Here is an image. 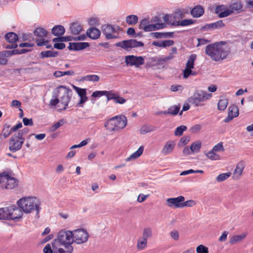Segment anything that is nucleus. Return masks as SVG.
<instances>
[{
  "label": "nucleus",
  "instance_id": "obj_6",
  "mask_svg": "<svg viewBox=\"0 0 253 253\" xmlns=\"http://www.w3.org/2000/svg\"><path fill=\"white\" fill-rule=\"evenodd\" d=\"M18 180L11 177L6 171L0 173V186L2 188L12 189L18 185Z\"/></svg>",
  "mask_w": 253,
  "mask_h": 253
},
{
  "label": "nucleus",
  "instance_id": "obj_24",
  "mask_svg": "<svg viewBox=\"0 0 253 253\" xmlns=\"http://www.w3.org/2000/svg\"><path fill=\"white\" fill-rule=\"evenodd\" d=\"M9 206L0 208V219L10 220Z\"/></svg>",
  "mask_w": 253,
  "mask_h": 253
},
{
  "label": "nucleus",
  "instance_id": "obj_52",
  "mask_svg": "<svg viewBox=\"0 0 253 253\" xmlns=\"http://www.w3.org/2000/svg\"><path fill=\"white\" fill-rule=\"evenodd\" d=\"M180 106L179 105H175V106H171L169 108V114L172 115H177L180 110Z\"/></svg>",
  "mask_w": 253,
  "mask_h": 253
},
{
  "label": "nucleus",
  "instance_id": "obj_63",
  "mask_svg": "<svg viewBox=\"0 0 253 253\" xmlns=\"http://www.w3.org/2000/svg\"><path fill=\"white\" fill-rule=\"evenodd\" d=\"M54 250L51 248V246L50 244H47L43 249V253H54Z\"/></svg>",
  "mask_w": 253,
  "mask_h": 253
},
{
  "label": "nucleus",
  "instance_id": "obj_49",
  "mask_svg": "<svg viewBox=\"0 0 253 253\" xmlns=\"http://www.w3.org/2000/svg\"><path fill=\"white\" fill-rule=\"evenodd\" d=\"M207 156L211 160H217L220 159L219 155L215 153V151H213L212 149L207 154Z\"/></svg>",
  "mask_w": 253,
  "mask_h": 253
},
{
  "label": "nucleus",
  "instance_id": "obj_33",
  "mask_svg": "<svg viewBox=\"0 0 253 253\" xmlns=\"http://www.w3.org/2000/svg\"><path fill=\"white\" fill-rule=\"evenodd\" d=\"M196 59V55L192 54L189 56L186 64V69H193L194 68V62Z\"/></svg>",
  "mask_w": 253,
  "mask_h": 253
},
{
  "label": "nucleus",
  "instance_id": "obj_15",
  "mask_svg": "<svg viewBox=\"0 0 253 253\" xmlns=\"http://www.w3.org/2000/svg\"><path fill=\"white\" fill-rule=\"evenodd\" d=\"M10 220H17L21 218L23 215L22 210L15 205L9 206Z\"/></svg>",
  "mask_w": 253,
  "mask_h": 253
},
{
  "label": "nucleus",
  "instance_id": "obj_44",
  "mask_svg": "<svg viewBox=\"0 0 253 253\" xmlns=\"http://www.w3.org/2000/svg\"><path fill=\"white\" fill-rule=\"evenodd\" d=\"M228 114L231 115L234 117H236L239 115V109L235 105H232L228 108Z\"/></svg>",
  "mask_w": 253,
  "mask_h": 253
},
{
  "label": "nucleus",
  "instance_id": "obj_2",
  "mask_svg": "<svg viewBox=\"0 0 253 253\" xmlns=\"http://www.w3.org/2000/svg\"><path fill=\"white\" fill-rule=\"evenodd\" d=\"M18 206L26 213L36 211V214L39 212V204L38 199L35 197H24L17 202Z\"/></svg>",
  "mask_w": 253,
  "mask_h": 253
},
{
  "label": "nucleus",
  "instance_id": "obj_20",
  "mask_svg": "<svg viewBox=\"0 0 253 253\" xmlns=\"http://www.w3.org/2000/svg\"><path fill=\"white\" fill-rule=\"evenodd\" d=\"M245 167V164L243 161H240L236 167V168L234 171V178L238 179L242 174L243 169Z\"/></svg>",
  "mask_w": 253,
  "mask_h": 253
},
{
  "label": "nucleus",
  "instance_id": "obj_51",
  "mask_svg": "<svg viewBox=\"0 0 253 253\" xmlns=\"http://www.w3.org/2000/svg\"><path fill=\"white\" fill-rule=\"evenodd\" d=\"M110 91H96L92 93L91 96L93 97H99L102 95H106L107 97Z\"/></svg>",
  "mask_w": 253,
  "mask_h": 253
},
{
  "label": "nucleus",
  "instance_id": "obj_31",
  "mask_svg": "<svg viewBox=\"0 0 253 253\" xmlns=\"http://www.w3.org/2000/svg\"><path fill=\"white\" fill-rule=\"evenodd\" d=\"M12 133L10 130V126L7 124L4 125L2 132L0 134L1 138L5 139Z\"/></svg>",
  "mask_w": 253,
  "mask_h": 253
},
{
  "label": "nucleus",
  "instance_id": "obj_35",
  "mask_svg": "<svg viewBox=\"0 0 253 253\" xmlns=\"http://www.w3.org/2000/svg\"><path fill=\"white\" fill-rule=\"evenodd\" d=\"M58 54V52L56 51H42L40 53V56L42 58H45V57H56Z\"/></svg>",
  "mask_w": 253,
  "mask_h": 253
},
{
  "label": "nucleus",
  "instance_id": "obj_27",
  "mask_svg": "<svg viewBox=\"0 0 253 253\" xmlns=\"http://www.w3.org/2000/svg\"><path fill=\"white\" fill-rule=\"evenodd\" d=\"M173 32H154L151 33L152 36L155 37L157 39L173 37Z\"/></svg>",
  "mask_w": 253,
  "mask_h": 253
},
{
  "label": "nucleus",
  "instance_id": "obj_18",
  "mask_svg": "<svg viewBox=\"0 0 253 253\" xmlns=\"http://www.w3.org/2000/svg\"><path fill=\"white\" fill-rule=\"evenodd\" d=\"M89 46L88 42H70L68 49L70 50L78 51L86 48Z\"/></svg>",
  "mask_w": 253,
  "mask_h": 253
},
{
  "label": "nucleus",
  "instance_id": "obj_55",
  "mask_svg": "<svg viewBox=\"0 0 253 253\" xmlns=\"http://www.w3.org/2000/svg\"><path fill=\"white\" fill-rule=\"evenodd\" d=\"M152 235V230L150 228H146L144 229L142 235L143 238L147 240V239L151 237Z\"/></svg>",
  "mask_w": 253,
  "mask_h": 253
},
{
  "label": "nucleus",
  "instance_id": "obj_41",
  "mask_svg": "<svg viewBox=\"0 0 253 253\" xmlns=\"http://www.w3.org/2000/svg\"><path fill=\"white\" fill-rule=\"evenodd\" d=\"M53 98L50 100L49 105L51 106H56L59 102H60L58 93L56 90L54 91V94L52 96Z\"/></svg>",
  "mask_w": 253,
  "mask_h": 253
},
{
  "label": "nucleus",
  "instance_id": "obj_39",
  "mask_svg": "<svg viewBox=\"0 0 253 253\" xmlns=\"http://www.w3.org/2000/svg\"><path fill=\"white\" fill-rule=\"evenodd\" d=\"M147 244V240L146 239H144L142 238L141 239H139L137 241V248L138 250L141 251L144 250Z\"/></svg>",
  "mask_w": 253,
  "mask_h": 253
},
{
  "label": "nucleus",
  "instance_id": "obj_61",
  "mask_svg": "<svg viewBox=\"0 0 253 253\" xmlns=\"http://www.w3.org/2000/svg\"><path fill=\"white\" fill-rule=\"evenodd\" d=\"M212 150L215 152L223 151L224 148L223 146V143L220 142L213 147Z\"/></svg>",
  "mask_w": 253,
  "mask_h": 253
},
{
  "label": "nucleus",
  "instance_id": "obj_56",
  "mask_svg": "<svg viewBox=\"0 0 253 253\" xmlns=\"http://www.w3.org/2000/svg\"><path fill=\"white\" fill-rule=\"evenodd\" d=\"M64 124V121L63 119L59 120L57 123H55L50 128V131H54L60 126L63 125Z\"/></svg>",
  "mask_w": 253,
  "mask_h": 253
},
{
  "label": "nucleus",
  "instance_id": "obj_37",
  "mask_svg": "<svg viewBox=\"0 0 253 253\" xmlns=\"http://www.w3.org/2000/svg\"><path fill=\"white\" fill-rule=\"evenodd\" d=\"M138 17L135 15H129L126 17V21L129 25H133L137 23Z\"/></svg>",
  "mask_w": 253,
  "mask_h": 253
},
{
  "label": "nucleus",
  "instance_id": "obj_46",
  "mask_svg": "<svg viewBox=\"0 0 253 253\" xmlns=\"http://www.w3.org/2000/svg\"><path fill=\"white\" fill-rule=\"evenodd\" d=\"M201 147V143L199 141L193 142L190 146L192 153L199 152Z\"/></svg>",
  "mask_w": 253,
  "mask_h": 253
},
{
  "label": "nucleus",
  "instance_id": "obj_32",
  "mask_svg": "<svg viewBox=\"0 0 253 253\" xmlns=\"http://www.w3.org/2000/svg\"><path fill=\"white\" fill-rule=\"evenodd\" d=\"M195 21L192 19H185L181 21L180 20H176L174 23L172 22V26H186L194 23Z\"/></svg>",
  "mask_w": 253,
  "mask_h": 253
},
{
  "label": "nucleus",
  "instance_id": "obj_14",
  "mask_svg": "<svg viewBox=\"0 0 253 253\" xmlns=\"http://www.w3.org/2000/svg\"><path fill=\"white\" fill-rule=\"evenodd\" d=\"M185 200V198L180 196L176 198H170L167 199V205L172 208H182V202Z\"/></svg>",
  "mask_w": 253,
  "mask_h": 253
},
{
  "label": "nucleus",
  "instance_id": "obj_62",
  "mask_svg": "<svg viewBox=\"0 0 253 253\" xmlns=\"http://www.w3.org/2000/svg\"><path fill=\"white\" fill-rule=\"evenodd\" d=\"M29 129L27 127H25L21 130H19L15 133L19 137H24L23 136L27 134L29 132Z\"/></svg>",
  "mask_w": 253,
  "mask_h": 253
},
{
  "label": "nucleus",
  "instance_id": "obj_45",
  "mask_svg": "<svg viewBox=\"0 0 253 253\" xmlns=\"http://www.w3.org/2000/svg\"><path fill=\"white\" fill-rule=\"evenodd\" d=\"M154 130V127L151 126L144 125L141 127L140 131L141 134H144L148 132L153 131Z\"/></svg>",
  "mask_w": 253,
  "mask_h": 253
},
{
  "label": "nucleus",
  "instance_id": "obj_8",
  "mask_svg": "<svg viewBox=\"0 0 253 253\" xmlns=\"http://www.w3.org/2000/svg\"><path fill=\"white\" fill-rule=\"evenodd\" d=\"M73 243L81 244L85 243L88 240L89 234L84 229L80 228L72 231Z\"/></svg>",
  "mask_w": 253,
  "mask_h": 253
},
{
  "label": "nucleus",
  "instance_id": "obj_7",
  "mask_svg": "<svg viewBox=\"0 0 253 253\" xmlns=\"http://www.w3.org/2000/svg\"><path fill=\"white\" fill-rule=\"evenodd\" d=\"M64 246H72L73 238L72 231L65 230H60L57 235V238L53 242Z\"/></svg>",
  "mask_w": 253,
  "mask_h": 253
},
{
  "label": "nucleus",
  "instance_id": "obj_34",
  "mask_svg": "<svg viewBox=\"0 0 253 253\" xmlns=\"http://www.w3.org/2000/svg\"><path fill=\"white\" fill-rule=\"evenodd\" d=\"M243 8V4L241 2H236L230 4L229 8L232 10V13L236 12L239 13Z\"/></svg>",
  "mask_w": 253,
  "mask_h": 253
},
{
  "label": "nucleus",
  "instance_id": "obj_54",
  "mask_svg": "<svg viewBox=\"0 0 253 253\" xmlns=\"http://www.w3.org/2000/svg\"><path fill=\"white\" fill-rule=\"evenodd\" d=\"M164 21L167 23L169 24H170L172 25V22H174L176 21V20H173V18L172 17V15H170L169 14H166L163 17Z\"/></svg>",
  "mask_w": 253,
  "mask_h": 253
},
{
  "label": "nucleus",
  "instance_id": "obj_50",
  "mask_svg": "<svg viewBox=\"0 0 253 253\" xmlns=\"http://www.w3.org/2000/svg\"><path fill=\"white\" fill-rule=\"evenodd\" d=\"M36 42L37 45L41 46L42 45H46L47 48H52L51 45H47V44L49 42L48 40H45L44 39H36Z\"/></svg>",
  "mask_w": 253,
  "mask_h": 253
},
{
  "label": "nucleus",
  "instance_id": "obj_1",
  "mask_svg": "<svg viewBox=\"0 0 253 253\" xmlns=\"http://www.w3.org/2000/svg\"><path fill=\"white\" fill-rule=\"evenodd\" d=\"M205 52L214 61H220L225 59L229 54V51L224 42L210 44L206 46Z\"/></svg>",
  "mask_w": 253,
  "mask_h": 253
},
{
  "label": "nucleus",
  "instance_id": "obj_57",
  "mask_svg": "<svg viewBox=\"0 0 253 253\" xmlns=\"http://www.w3.org/2000/svg\"><path fill=\"white\" fill-rule=\"evenodd\" d=\"M196 252L197 253H209L208 247L203 245H200L197 247Z\"/></svg>",
  "mask_w": 253,
  "mask_h": 253
},
{
  "label": "nucleus",
  "instance_id": "obj_17",
  "mask_svg": "<svg viewBox=\"0 0 253 253\" xmlns=\"http://www.w3.org/2000/svg\"><path fill=\"white\" fill-rule=\"evenodd\" d=\"M52 247L54 250V253H72L73 247L72 246H64L65 250L62 248H59L61 245L57 244L55 242H52Z\"/></svg>",
  "mask_w": 253,
  "mask_h": 253
},
{
  "label": "nucleus",
  "instance_id": "obj_19",
  "mask_svg": "<svg viewBox=\"0 0 253 253\" xmlns=\"http://www.w3.org/2000/svg\"><path fill=\"white\" fill-rule=\"evenodd\" d=\"M113 100L115 103L123 104L126 102V99L119 96L118 93L113 92L110 91L109 95L107 96V100Z\"/></svg>",
  "mask_w": 253,
  "mask_h": 253
},
{
  "label": "nucleus",
  "instance_id": "obj_22",
  "mask_svg": "<svg viewBox=\"0 0 253 253\" xmlns=\"http://www.w3.org/2000/svg\"><path fill=\"white\" fill-rule=\"evenodd\" d=\"M100 34V30L94 27L89 28L86 31L87 36L93 40H96L99 38Z\"/></svg>",
  "mask_w": 253,
  "mask_h": 253
},
{
  "label": "nucleus",
  "instance_id": "obj_53",
  "mask_svg": "<svg viewBox=\"0 0 253 253\" xmlns=\"http://www.w3.org/2000/svg\"><path fill=\"white\" fill-rule=\"evenodd\" d=\"M211 29L220 28L224 26V24L222 20H218L214 23H211Z\"/></svg>",
  "mask_w": 253,
  "mask_h": 253
},
{
  "label": "nucleus",
  "instance_id": "obj_4",
  "mask_svg": "<svg viewBox=\"0 0 253 253\" xmlns=\"http://www.w3.org/2000/svg\"><path fill=\"white\" fill-rule=\"evenodd\" d=\"M56 92L58 93L60 102L64 105L61 110H65L71 100L72 91L63 85H59L56 88Z\"/></svg>",
  "mask_w": 253,
  "mask_h": 253
},
{
  "label": "nucleus",
  "instance_id": "obj_58",
  "mask_svg": "<svg viewBox=\"0 0 253 253\" xmlns=\"http://www.w3.org/2000/svg\"><path fill=\"white\" fill-rule=\"evenodd\" d=\"M190 137L189 136H186L182 137L180 139L178 143V145H186L190 141Z\"/></svg>",
  "mask_w": 253,
  "mask_h": 253
},
{
  "label": "nucleus",
  "instance_id": "obj_11",
  "mask_svg": "<svg viewBox=\"0 0 253 253\" xmlns=\"http://www.w3.org/2000/svg\"><path fill=\"white\" fill-rule=\"evenodd\" d=\"M166 27L165 23H156L155 24H150L149 20L144 18L141 20L139 28L143 29L145 32H150L155 31L158 29L164 28Z\"/></svg>",
  "mask_w": 253,
  "mask_h": 253
},
{
  "label": "nucleus",
  "instance_id": "obj_12",
  "mask_svg": "<svg viewBox=\"0 0 253 253\" xmlns=\"http://www.w3.org/2000/svg\"><path fill=\"white\" fill-rule=\"evenodd\" d=\"M115 45L116 46L121 47L124 49L128 50L134 47L143 46L144 44L141 42H138L135 39H131L118 42L116 43Z\"/></svg>",
  "mask_w": 253,
  "mask_h": 253
},
{
  "label": "nucleus",
  "instance_id": "obj_10",
  "mask_svg": "<svg viewBox=\"0 0 253 253\" xmlns=\"http://www.w3.org/2000/svg\"><path fill=\"white\" fill-rule=\"evenodd\" d=\"M102 33L105 35L107 40L118 38V35H115L117 33L118 35V31L120 28L118 26H113L110 24L104 25L101 27Z\"/></svg>",
  "mask_w": 253,
  "mask_h": 253
},
{
  "label": "nucleus",
  "instance_id": "obj_30",
  "mask_svg": "<svg viewBox=\"0 0 253 253\" xmlns=\"http://www.w3.org/2000/svg\"><path fill=\"white\" fill-rule=\"evenodd\" d=\"M34 34L35 36L41 38L40 39H43V38L47 36V32L43 28H37L34 30Z\"/></svg>",
  "mask_w": 253,
  "mask_h": 253
},
{
  "label": "nucleus",
  "instance_id": "obj_48",
  "mask_svg": "<svg viewBox=\"0 0 253 253\" xmlns=\"http://www.w3.org/2000/svg\"><path fill=\"white\" fill-rule=\"evenodd\" d=\"M184 16V13L181 9H177L172 15L173 20H179Z\"/></svg>",
  "mask_w": 253,
  "mask_h": 253
},
{
  "label": "nucleus",
  "instance_id": "obj_28",
  "mask_svg": "<svg viewBox=\"0 0 253 253\" xmlns=\"http://www.w3.org/2000/svg\"><path fill=\"white\" fill-rule=\"evenodd\" d=\"M5 40L9 43H16L18 40V35L14 32H9L5 35Z\"/></svg>",
  "mask_w": 253,
  "mask_h": 253
},
{
  "label": "nucleus",
  "instance_id": "obj_21",
  "mask_svg": "<svg viewBox=\"0 0 253 253\" xmlns=\"http://www.w3.org/2000/svg\"><path fill=\"white\" fill-rule=\"evenodd\" d=\"M175 143L173 141H169L164 145L162 150V153L164 155L170 154L173 150Z\"/></svg>",
  "mask_w": 253,
  "mask_h": 253
},
{
  "label": "nucleus",
  "instance_id": "obj_13",
  "mask_svg": "<svg viewBox=\"0 0 253 253\" xmlns=\"http://www.w3.org/2000/svg\"><path fill=\"white\" fill-rule=\"evenodd\" d=\"M126 65L139 67V66L144 64V59L142 56L128 55L126 57Z\"/></svg>",
  "mask_w": 253,
  "mask_h": 253
},
{
  "label": "nucleus",
  "instance_id": "obj_23",
  "mask_svg": "<svg viewBox=\"0 0 253 253\" xmlns=\"http://www.w3.org/2000/svg\"><path fill=\"white\" fill-rule=\"evenodd\" d=\"M70 30L72 34L77 35L80 34L83 31V28L78 22H74L71 25Z\"/></svg>",
  "mask_w": 253,
  "mask_h": 253
},
{
  "label": "nucleus",
  "instance_id": "obj_5",
  "mask_svg": "<svg viewBox=\"0 0 253 253\" xmlns=\"http://www.w3.org/2000/svg\"><path fill=\"white\" fill-rule=\"evenodd\" d=\"M212 96L211 93H207L202 91L194 92L192 96L188 99V102L195 107L202 106L204 101L209 99Z\"/></svg>",
  "mask_w": 253,
  "mask_h": 253
},
{
  "label": "nucleus",
  "instance_id": "obj_47",
  "mask_svg": "<svg viewBox=\"0 0 253 253\" xmlns=\"http://www.w3.org/2000/svg\"><path fill=\"white\" fill-rule=\"evenodd\" d=\"M230 175H231L230 172L223 173L220 174L216 177V180L218 182L223 181L227 179L228 178H229Z\"/></svg>",
  "mask_w": 253,
  "mask_h": 253
},
{
  "label": "nucleus",
  "instance_id": "obj_3",
  "mask_svg": "<svg viewBox=\"0 0 253 253\" xmlns=\"http://www.w3.org/2000/svg\"><path fill=\"white\" fill-rule=\"evenodd\" d=\"M126 118L123 115L115 116L108 120L104 125L107 130L110 131L124 128L126 125Z\"/></svg>",
  "mask_w": 253,
  "mask_h": 253
},
{
  "label": "nucleus",
  "instance_id": "obj_16",
  "mask_svg": "<svg viewBox=\"0 0 253 253\" xmlns=\"http://www.w3.org/2000/svg\"><path fill=\"white\" fill-rule=\"evenodd\" d=\"M75 90L80 97V102L77 104V106L83 107V104L87 100L86 96V90L84 88H81L79 87L73 86Z\"/></svg>",
  "mask_w": 253,
  "mask_h": 253
},
{
  "label": "nucleus",
  "instance_id": "obj_60",
  "mask_svg": "<svg viewBox=\"0 0 253 253\" xmlns=\"http://www.w3.org/2000/svg\"><path fill=\"white\" fill-rule=\"evenodd\" d=\"M196 202L193 200H190L185 202H182V208L185 207H192L195 205Z\"/></svg>",
  "mask_w": 253,
  "mask_h": 253
},
{
  "label": "nucleus",
  "instance_id": "obj_43",
  "mask_svg": "<svg viewBox=\"0 0 253 253\" xmlns=\"http://www.w3.org/2000/svg\"><path fill=\"white\" fill-rule=\"evenodd\" d=\"M187 127L185 126H180L177 127L174 131V134L175 136H180L183 134L184 131L186 130Z\"/></svg>",
  "mask_w": 253,
  "mask_h": 253
},
{
  "label": "nucleus",
  "instance_id": "obj_59",
  "mask_svg": "<svg viewBox=\"0 0 253 253\" xmlns=\"http://www.w3.org/2000/svg\"><path fill=\"white\" fill-rule=\"evenodd\" d=\"M232 13V10L229 9L225 8L222 12L220 13V14L218 15L219 18H223L227 17Z\"/></svg>",
  "mask_w": 253,
  "mask_h": 253
},
{
  "label": "nucleus",
  "instance_id": "obj_26",
  "mask_svg": "<svg viewBox=\"0 0 253 253\" xmlns=\"http://www.w3.org/2000/svg\"><path fill=\"white\" fill-rule=\"evenodd\" d=\"M65 32V28L62 25H56L52 28L51 30L52 34L56 37L63 35Z\"/></svg>",
  "mask_w": 253,
  "mask_h": 253
},
{
  "label": "nucleus",
  "instance_id": "obj_42",
  "mask_svg": "<svg viewBox=\"0 0 253 253\" xmlns=\"http://www.w3.org/2000/svg\"><path fill=\"white\" fill-rule=\"evenodd\" d=\"M73 39V37L71 36H66V37H58L57 38H55L52 40L53 42H68L72 41Z\"/></svg>",
  "mask_w": 253,
  "mask_h": 253
},
{
  "label": "nucleus",
  "instance_id": "obj_25",
  "mask_svg": "<svg viewBox=\"0 0 253 253\" xmlns=\"http://www.w3.org/2000/svg\"><path fill=\"white\" fill-rule=\"evenodd\" d=\"M204 13V9L202 6L198 5L191 10V14L194 17H200Z\"/></svg>",
  "mask_w": 253,
  "mask_h": 253
},
{
  "label": "nucleus",
  "instance_id": "obj_9",
  "mask_svg": "<svg viewBox=\"0 0 253 253\" xmlns=\"http://www.w3.org/2000/svg\"><path fill=\"white\" fill-rule=\"evenodd\" d=\"M25 141L24 137L18 136L15 133L12 135L9 141V149L12 152H15L22 148Z\"/></svg>",
  "mask_w": 253,
  "mask_h": 253
},
{
  "label": "nucleus",
  "instance_id": "obj_36",
  "mask_svg": "<svg viewBox=\"0 0 253 253\" xmlns=\"http://www.w3.org/2000/svg\"><path fill=\"white\" fill-rule=\"evenodd\" d=\"M100 78L98 75H87L86 76L82 77V81H92L97 82L99 81Z\"/></svg>",
  "mask_w": 253,
  "mask_h": 253
},
{
  "label": "nucleus",
  "instance_id": "obj_29",
  "mask_svg": "<svg viewBox=\"0 0 253 253\" xmlns=\"http://www.w3.org/2000/svg\"><path fill=\"white\" fill-rule=\"evenodd\" d=\"M144 150V147L140 146L138 150L131 154L129 157L126 159V161L128 162L133 160H135L137 158L139 157L142 154Z\"/></svg>",
  "mask_w": 253,
  "mask_h": 253
},
{
  "label": "nucleus",
  "instance_id": "obj_40",
  "mask_svg": "<svg viewBox=\"0 0 253 253\" xmlns=\"http://www.w3.org/2000/svg\"><path fill=\"white\" fill-rule=\"evenodd\" d=\"M228 105V100L226 98L220 99L217 103V108L219 110H224Z\"/></svg>",
  "mask_w": 253,
  "mask_h": 253
},
{
  "label": "nucleus",
  "instance_id": "obj_38",
  "mask_svg": "<svg viewBox=\"0 0 253 253\" xmlns=\"http://www.w3.org/2000/svg\"><path fill=\"white\" fill-rule=\"evenodd\" d=\"M246 236L245 234H242L240 235H234L232 236L229 241L231 244H234L237 242L242 241Z\"/></svg>",
  "mask_w": 253,
  "mask_h": 253
},
{
  "label": "nucleus",
  "instance_id": "obj_64",
  "mask_svg": "<svg viewBox=\"0 0 253 253\" xmlns=\"http://www.w3.org/2000/svg\"><path fill=\"white\" fill-rule=\"evenodd\" d=\"M173 40L162 41V47H167L172 45L174 44Z\"/></svg>",
  "mask_w": 253,
  "mask_h": 253
}]
</instances>
